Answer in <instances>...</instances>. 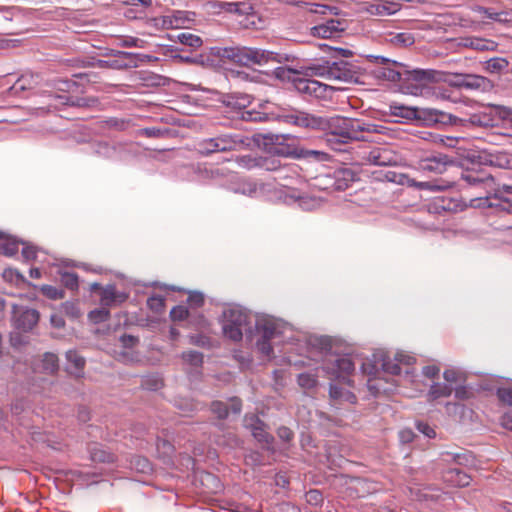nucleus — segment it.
I'll list each match as a JSON object with an SVG mask.
<instances>
[{
  "label": "nucleus",
  "mask_w": 512,
  "mask_h": 512,
  "mask_svg": "<svg viewBox=\"0 0 512 512\" xmlns=\"http://www.w3.org/2000/svg\"><path fill=\"white\" fill-rule=\"evenodd\" d=\"M444 481L459 487L468 486L470 483V476L459 469H449L443 475Z\"/></svg>",
  "instance_id": "nucleus-26"
},
{
  "label": "nucleus",
  "mask_w": 512,
  "mask_h": 512,
  "mask_svg": "<svg viewBox=\"0 0 512 512\" xmlns=\"http://www.w3.org/2000/svg\"><path fill=\"white\" fill-rule=\"evenodd\" d=\"M416 427L419 432L424 434L428 438H435L436 431L434 427H432L426 419H421L416 422Z\"/></svg>",
  "instance_id": "nucleus-45"
},
{
  "label": "nucleus",
  "mask_w": 512,
  "mask_h": 512,
  "mask_svg": "<svg viewBox=\"0 0 512 512\" xmlns=\"http://www.w3.org/2000/svg\"><path fill=\"white\" fill-rule=\"evenodd\" d=\"M204 302V296L199 292H191L188 297V303L194 307H200Z\"/></svg>",
  "instance_id": "nucleus-61"
},
{
  "label": "nucleus",
  "mask_w": 512,
  "mask_h": 512,
  "mask_svg": "<svg viewBox=\"0 0 512 512\" xmlns=\"http://www.w3.org/2000/svg\"><path fill=\"white\" fill-rule=\"evenodd\" d=\"M188 309L185 306L174 307L170 312V317L174 321H181L187 318Z\"/></svg>",
  "instance_id": "nucleus-55"
},
{
  "label": "nucleus",
  "mask_w": 512,
  "mask_h": 512,
  "mask_svg": "<svg viewBox=\"0 0 512 512\" xmlns=\"http://www.w3.org/2000/svg\"><path fill=\"white\" fill-rule=\"evenodd\" d=\"M222 329L224 335L233 341H240L244 332H249L253 340L254 333L249 329V315L239 306H230L223 311Z\"/></svg>",
  "instance_id": "nucleus-7"
},
{
  "label": "nucleus",
  "mask_w": 512,
  "mask_h": 512,
  "mask_svg": "<svg viewBox=\"0 0 512 512\" xmlns=\"http://www.w3.org/2000/svg\"><path fill=\"white\" fill-rule=\"evenodd\" d=\"M297 75H303L302 78H294L295 88L305 94L317 98L325 97L326 91L332 87L323 84L309 77H321L328 81H341L352 83L357 80V67L347 61H321L311 63L307 66H301L299 70H289Z\"/></svg>",
  "instance_id": "nucleus-1"
},
{
  "label": "nucleus",
  "mask_w": 512,
  "mask_h": 512,
  "mask_svg": "<svg viewBox=\"0 0 512 512\" xmlns=\"http://www.w3.org/2000/svg\"><path fill=\"white\" fill-rule=\"evenodd\" d=\"M66 359L68 361V371L76 377L81 376L85 366V359L74 350L66 353Z\"/></svg>",
  "instance_id": "nucleus-27"
},
{
  "label": "nucleus",
  "mask_w": 512,
  "mask_h": 512,
  "mask_svg": "<svg viewBox=\"0 0 512 512\" xmlns=\"http://www.w3.org/2000/svg\"><path fill=\"white\" fill-rule=\"evenodd\" d=\"M392 181H395L401 185H407L409 187H416L420 190H429V191H444L452 186V184L450 182H442L441 184H437L435 182H430V181L417 182L414 179H411L410 177H408L407 175H404V174H399V175L394 174V178L392 179Z\"/></svg>",
  "instance_id": "nucleus-15"
},
{
  "label": "nucleus",
  "mask_w": 512,
  "mask_h": 512,
  "mask_svg": "<svg viewBox=\"0 0 512 512\" xmlns=\"http://www.w3.org/2000/svg\"><path fill=\"white\" fill-rule=\"evenodd\" d=\"M244 424L246 428L251 431L253 437L262 443L265 447L269 448L273 437L267 431L266 425L261 421L260 418H244Z\"/></svg>",
  "instance_id": "nucleus-17"
},
{
  "label": "nucleus",
  "mask_w": 512,
  "mask_h": 512,
  "mask_svg": "<svg viewBox=\"0 0 512 512\" xmlns=\"http://www.w3.org/2000/svg\"><path fill=\"white\" fill-rule=\"evenodd\" d=\"M58 98L65 99V101L63 102L64 104L78 107H87L91 105L90 102H95V100L87 98H77L75 100L67 96H58Z\"/></svg>",
  "instance_id": "nucleus-51"
},
{
  "label": "nucleus",
  "mask_w": 512,
  "mask_h": 512,
  "mask_svg": "<svg viewBox=\"0 0 512 512\" xmlns=\"http://www.w3.org/2000/svg\"><path fill=\"white\" fill-rule=\"evenodd\" d=\"M442 457H443V460L447 463L455 462L459 465H466L471 459V455L467 452H461V453L443 452Z\"/></svg>",
  "instance_id": "nucleus-38"
},
{
  "label": "nucleus",
  "mask_w": 512,
  "mask_h": 512,
  "mask_svg": "<svg viewBox=\"0 0 512 512\" xmlns=\"http://www.w3.org/2000/svg\"><path fill=\"white\" fill-rule=\"evenodd\" d=\"M241 144H243V141L238 136L232 134H222L200 141L198 143L197 149L203 155H210L212 153L234 150Z\"/></svg>",
  "instance_id": "nucleus-10"
},
{
  "label": "nucleus",
  "mask_w": 512,
  "mask_h": 512,
  "mask_svg": "<svg viewBox=\"0 0 512 512\" xmlns=\"http://www.w3.org/2000/svg\"><path fill=\"white\" fill-rule=\"evenodd\" d=\"M189 343L200 347H207L210 344V340L205 335L195 334L189 337Z\"/></svg>",
  "instance_id": "nucleus-56"
},
{
  "label": "nucleus",
  "mask_w": 512,
  "mask_h": 512,
  "mask_svg": "<svg viewBox=\"0 0 512 512\" xmlns=\"http://www.w3.org/2000/svg\"><path fill=\"white\" fill-rule=\"evenodd\" d=\"M241 117L244 121L251 122H264L268 119V115L266 113L255 110H245L242 112Z\"/></svg>",
  "instance_id": "nucleus-41"
},
{
  "label": "nucleus",
  "mask_w": 512,
  "mask_h": 512,
  "mask_svg": "<svg viewBox=\"0 0 512 512\" xmlns=\"http://www.w3.org/2000/svg\"><path fill=\"white\" fill-rule=\"evenodd\" d=\"M142 386L150 391H157L163 387V379L158 375H148L143 377Z\"/></svg>",
  "instance_id": "nucleus-40"
},
{
  "label": "nucleus",
  "mask_w": 512,
  "mask_h": 512,
  "mask_svg": "<svg viewBox=\"0 0 512 512\" xmlns=\"http://www.w3.org/2000/svg\"><path fill=\"white\" fill-rule=\"evenodd\" d=\"M37 249L32 245H25L22 248V256L25 260H32L36 257Z\"/></svg>",
  "instance_id": "nucleus-63"
},
{
  "label": "nucleus",
  "mask_w": 512,
  "mask_h": 512,
  "mask_svg": "<svg viewBox=\"0 0 512 512\" xmlns=\"http://www.w3.org/2000/svg\"><path fill=\"white\" fill-rule=\"evenodd\" d=\"M366 12L374 16H388L399 10V4L394 2L373 3L365 8Z\"/></svg>",
  "instance_id": "nucleus-25"
},
{
  "label": "nucleus",
  "mask_w": 512,
  "mask_h": 512,
  "mask_svg": "<svg viewBox=\"0 0 512 512\" xmlns=\"http://www.w3.org/2000/svg\"><path fill=\"white\" fill-rule=\"evenodd\" d=\"M108 307H103L101 309H96L90 312V318L95 322H102L109 318Z\"/></svg>",
  "instance_id": "nucleus-53"
},
{
  "label": "nucleus",
  "mask_w": 512,
  "mask_h": 512,
  "mask_svg": "<svg viewBox=\"0 0 512 512\" xmlns=\"http://www.w3.org/2000/svg\"><path fill=\"white\" fill-rule=\"evenodd\" d=\"M144 43L145 42L142 39L128 36V37L119 39L118 45L122 46V47H139V48H142Z\"/></svg>",
  "instance_id": "nucleus-52"
},
{
  "label": "nucleus",
  "mask_w": 512,
  "mask_h": 512,
  "mask_svg": "<svg viewBox=\"0 0 512 512\" xmlns=\"http://www.w3.org/2000/svg\"><path fill=\"white\" fill-rule=\"evenodd\" d=\"M61 281L65 287L74 290L78 288V276L72 272H64L61 275Z\"/></svg>",
  "instance_id": "nucleus-47"
},
{
  "label": "nucleus",
  "mask_w": 512,
  "mask_h": 512,
  "mask_svg": "<svg viewBox=\"0 0 512 512\" xmlns=\"http://www.w3.org/2000/svg\"><path fill=\"white\" fill-rule=\"evenodd\" d=\"M355 363L349 355H329L323 365V370L339 383L351 385L350 377Z\"/></svg>",
  "instance_id": "nucleus-9"
},
{
  "label": "nucleus",
  "mask_w": 512,
  "mask_h": 512,
  "mask_svg": "<svg viewBox=\"0 0 512 512\" xmlns=\"http://www.w3.org/2000/svg\"><path fill=\"white\" fill-rule=\"evenodd\" d=\"M345 22L339 19H330L311 28V35L319 38H332L344 31Z\"/></svg>",
  "instance_id": "nucleus-16"
},
{
  "label": "nucleus",
  "mask_w": 512,
  "mask_h": 512,
  "mask_svg": "<svg viewBox=\"0 0 512 512\" xmlns=\"http://www.w3.org/2000/svg\"><path fill=\"white\" fill-rule=\"evenodd\" d=\"M379 65L374 70V75L379 79L388 81H415L418 84L412 87L410 91L413 95L422 94L426 89L424 83L439 82L443 79V74L432 69H414L408 70L406 67L396 61H391L382 56H371Z\"/></svg>",
  "instance_id": "nucleus-2"
},
{
  "label": "nucleus",
  "mask_w": 512,
  "mask_h": 512,
  "mask_svg": "<svg viewBox=\"0 0 512 512\" xmlns=\"http://www.w3.org/2000/svg\"><path fill=\"white\" fill-rule=\"evenodd\" d=\"M265 188H266L265 185H257L253 181L245 180V181H242V182H240L238 184V186L235 189V191L237 193H241L243 195H247V196H250V197H257V196H259V195H261L263 193Z\"/></svg>",
  "instance_id": "nucleus-29"
},
{
  "label": "nucleus",
  "mask_w": 512,
  "mask_h": 512,
  "mask_svg": "<svg viewBox=\"0 0 512 512\" xmlns=\"http://www.w3.org/2000/svg\"><path fill=\"white\" fill-rule=\"evenodd\" d=\"M0 249L7 256H13L18 252L19 241L0 231Z\"/></svg>",
  "instance_id": "nucleus-30"
},
{
  "label": "nucleus",
  "mask_w": 512,
  "mask_h": 512,
  "mask_svg": "<svg viewBox=\"0 0 512 512\" xmlns=\"http://www.w3.org/2000/svg\"><path fill=\"white\" fill-rule=\"evenodd\" d=\"M330 397L333 401L343 400L348 403L355 402V395L339 387L338 384H330Z\"/></svg>",
  "instance_id": "nucleus-35"
},
{
  "label": "nucleus",
  "mask_w": 512,
  "mask_h": 512,
  "mask_svg": "<svg viewBox=\"0 0 512 512\" xmlns=\"http://www.w3.org/2000/svg\"><path fill=\"white\" fill-rule=\"evenodd\" d=\"M59 363L58 357L54 353H45L41 360L40 367H33L34 373L53 375L58 371Z\"/></svg>",
  "instance_id": "nucleus-24"
},
{
  "label": "nucleus",
  "mask_w": 512,
  "mask_h": 512,
  "mask_svg": "<svg viewBox=\"0 0 512 512\" xmlns=\"http://www.w3.org/2000/svg\"><path fill=\"white\" fill-rule=\"evenodd\" d=\"M148 307L155 313H161L164 310V298L160 295H153L147 300Z\"/></svg>",
  "instance_id": "nucleus-43"
},
{
  "label": "nucleus",
  "mask_w": 512,
  "mask_h": 512,
  "mask_svg": "<svg viewBox=\"0 0 512 512\" xmlns=\"http://www.w3.org/2000/svg\"><path fill=\"white\" fill-rule=\"evenodd\" d=\"M177 37L181 44L194 49L199 48L203 43L201 37L190 32H182Z\"/></svg>",
  "instance_id": "nucleus-37"
},
{
  "label": "nucleus",
  "mask_w": 512,
  "mask_h": 512,
  "mask_svg": "<svg viewBox=\"0 0 512 512\" xmlns=\"http://www.w3.org/2000/svg\"><path fill=\"white\" fill-rule=\"evenodd\" d=\"M181 358L191 365L192 367L198 368L203 364V354L198 351H188L181 354Z\"/></svg>",
  "instance_id": "nucleus-39"
},
{
  "label": "nucleus",
  "mask_w": 512,
  "mask_h": 512,
  "mask_svg": "<svg viewBox=\"0 0 512 512\" xmlns=\"http://www.w3.org/2000/svg\"><path fill=\"white\" fill-rule=\"evenodd\" d=\"M462 180L468 185L483 190L486 194L485 198H477L471 200V205L474 207L491 206L489 203V194L499 193V184L496 182V176L485 171H474L462 173Z\"/></svg>",
  "instance_id": "nucleus-8"
},
{
  "label": "nucleus",
  "mask_w": 512,
  "mask_h": 512,
  "mask_svg": "<svg viewBox=\"0 0 512 512\" xmlns=\"http://www.w3.org/2000/svg\"><path fill=\"white\" fill-rule=\"evenodd\" d=\"M459 86L470 89V90H478V91H489L493 88V83L488 78L475 75V74H465L462 75L459 79Z\"/></svg>",
  "instance_id": "nucleus-18"
},
{
  "label": "nucleus",
  "mask_w": 512,
  "mask_h": 512,
  "mask_svg": "<svg viewBox=\"0 0 512 512\" xmlns=\"http://www.w3.org/2000/svg\"><path fill=\"white\" fill-rule=\"evenodd\" d=\"M496 182L499 184V193L489 194V198L494 197L497 199H504L506 201H509V199L506 198V195L512 194V185H507L505 183H502L501 178H499V177H496Z\"/></svg>",
  "instance_id": "nucleus-46"
},
{
  "label": "nucleus",
  "mask_w": 512,
  "mask_h": 512,
  "mask_svg": "<svg viewBox=\"0 0 512 512\" xmlns=\"http://www.w3.org/2000/svg\"><path fill=\"white\" fill-rule=\"evenodd\" d=\"M190 13L186 11L176 10L159 19L161 25L165 29H178L184 27L191 21Z\"/></svg>",
  "instance_id": "nucleus-20"
},
{
  "label": "nucleus",
  "mask_w": 512,
  "mask_h": 512,
  "mask_svg": "<svg viewBox=\"0 0 512 512\" xmlns=\"http://www.w3.org/2000/svg\"><path fill=\"white\" fill-rule=\"evenodd\" d=\"M453 161L445 154L435 153L418 161V170L434 174L444 173Z\"/></svg>",
  "instance_id": "nucleus-12"
},
{
  "label": "nucleus",
  "mask_w": 512,
  "mask_h": 512,
  "mask_svg": "<svg viewBox=\"0 0 512 512\" xmlns=\"http://www.w3.org/2000/svg\"><path fill=\"white\" fill-rule=\"evenodd\" d=\"M239 165L241 167L251 169L253 167L259 166V162L256 159H253L250 156H243L239 159Z\"/></svg>",
  "instance_id": "nucleus-62"
},
{
  "label": "nucleus",
  "mask_w": 512,
  "mask_h": 512,
  "mask_svg": "<svg viewBox=\"0 0 512 512\" xmlns=\"http://www.w3.org/2000/svg\"><path fill=\"white\" fill-rule=\"evenodd\" d=\"M328 145L334 150H341V145L350 140H364V133L378 132L377 126L359 119L341 116L329 117L326 128Z\"/></svg>",
  "instance_id": "nucleus-3"
},
{
  "label": "nucleus",
  "mask_w": 512,
  "mask_h": 512,
  "mask_svg": "<svg viewBox=\"0 0 512 512\" xmlns=\"http://www.w3.org/2000/svg\"><path fill=\"white\" fill-rule=\"evenodd\" d=\"M499 401L507 406L512 405V386H502L497 389Z\"/></svg>",
  "instance_id": "nucleus-42"
},
{
  "label": "nucleus",
  "mask_w": 512,
  "mask_h": 512,
  "mask_svg": "<svg viewBox=\"0 0 512 512\" xmlns=\"http://www.w3.org/2000/svg\"><path fill=\"white\" fill-rule=\"evenodd\" d=\"M90 455L94 462L112 463L115 461V455L113 453L103 449L97 444L90 448Z\"/></svg>",
  "instance_id": "nucleus-32"
},
{
  "label": "nucleus",
  "mask_w": 512,
  "mask_h": 512,
  "mask_svg": "<svg viewBox=\"0 0 512 512\" xmlns=\"http://www.w3.org/2000/svg\"><path fill=\"white\" fill-rule=\"evenodd\" d=\"M485 15L488 19H491V20H494L497 22H507L509 20L508 13L505 11L496 12V11H492L490 9H486Z\"/></svg>",
  "instance_id": "nucleus-54"
},
{
  "label": "nucleus",
  "mask_w": 512,
  "mask_h": 512,
  "mask_svg": "<svg viewBox=\"0 0 512 512\" xmlns=\"http://www.w3.org/2000/svg\"><path fill=\"white\" fill-rule=\"evenodd\" d=\"M213 7H217L225 12L235 13L238 15H249L253 11L251 4L246 1L215 2Z\"/></svg>",
  "instance_id": "nucleus-22"
},
{
  "label": "nucleus",
  "mask_w": 512,
  "mask_h": 512,
  "mask_svg": "<svg viewBox=\"0 0 512 512\" xmlns=\"http://www.w3.org/2000/svg\"><path fill=\"white\" fill-rule=\"evenodd\" d=\"M134 468L141 473H148L152 469L149 461L146 458H137L135 460Z\"/></svg>",
  "instance_id": "nucleus-60"
},
{
  "label": "nucleus",
  "mask_w": 512,
  "mask_h": 512,
  "mask_svg": "<svg viewBox=\"0 0 512 512\" xmlns=\"http://www.w3.org/2000/svg\"><path fill=\"white\" fill-rule=\"evenodd\" d=\"M453 387L447 383H434L429 390V398L437 400L451 395Z\"/></svg>",
  "instance_id": "nucleus-34"
},
{
  "label": "nucleus",
  "mask_w": 512,
  "mask_h": 512,
  "mask_svg": "<svg viewBox=\"0 0 512 512\" xmlns=\"http://www.w3.org/2000/svg\"><path fill=\"white\" fill-rule=\"evenodd\" d=\"M470 122L472 124L478 125V126L492 125V120L487 115H481V114H473L470 117Z\"/></svg>",
  "instance_id": "nucleus-57"
},
{
  "label": "nucleus",
  "mask_w": 512,
  "mask_h": 512,
  "mask_svg": "<svg viewBox=\"0 0 512 512\" xmlns=\"http://www.w3.org/2000/svg\"><path fill=\"white\" fill-rule=\"evenodd\" d=\"M395 360L397 361V363H391L384 357V355L381 354L379 355V359L378 355H374L373 361L367 360L362 363L361 369L363 374L373 377L369 378L367 382L369 389L373 393L377 394L380 393L381 391H386V389L382 387L381 379L378 378V375L380 373L379 366H381L383 372H386L390 375H398L401 374L402 372L400 364L411 365L415 359L410 355L404 353H397L395 355Z\"/></svg>",
  "instance_id": "nucleus-5"
},
{
  "label": "nucleus",
  "mask_w": 512,
  "mask_h": 512,
  "mask_svg": "<svg viewBox=\"0 0 512 512\" xmlns=\"http://www.w3.org/2000/svg\"><path fill=\"white\" fill-rule=\"evenodd\" d=\"M291 123L314 130L326 131L329 117L317 116L306 112H297L288 116Z\"/></svg>",
  "instance_id": "nucleus-13"
},
{
  "label": "nucleus",
  "mask_w": 512,
  "mask_h": 512,
  "mask_svg": "<svg viewBox=\"0 0 512 512\" xmlns=\"http://www.w3.org/2000/svg\"><path fill=\"white\" fill-rule=\"evenodd\" d=\"M367 160L378 166H394L400 163L401 157L389 147H376L369 152Z\"/></svg>",
  "instance_id": "nucleus-14"
},
{
  "label": "nucleus",
  "mask_w": 512,
  "mask_h": 512,
  "mask_svg": "<svg viewBox=\"0 0 512 512\" xmlns=\"http://www.w3.org/2000/svg\"><path fill=\"white\" fill-rule=\"evenodd\" d=\"M388 41L398 47H407L414 43V37L411 33L401 32L390 34Z\"/></svg>",
  "instance_id": "nucleus-36"
},
{
  "label": "nucleus",
  "mask_w": 512,
  "mask_h": 512,
  "mask_svg": "<svg viewBox=\"0 0 512 512\" xmlns=\"http://www.w3.org/2000/svg\"><path fill=\"white\" fill-rule=\"evenodd\" d=\"M335 178V189L345 190L352 182L358 179L357 173L351 168L338 169L334 173Z\"/></svg>",
  "instance_id": "nucleus-23"
},
{
  "label": "nucleus",
  "mask_w": 512,
  "mask_h": 512,
  "mask_svg": "<svg viewBox=\"0 0 512 512\" xmlns=\"http://www.w3.org/2000/svg\"><path fill=\"white\" fill-rule=\"evenodd\" d=\"M498 114L504 119L512 123V108L505 106H498Z\"/></svg>",
  "instance_id": "nucleus-64"
},
{
  "label": "nucleus",
  "mask_w": 512,
  "mask_h": 512,
  "mask_svg": "<svg viewBox=\"0 0 512 512\" xmlns=\"http://www.w3.org/2000/svg\"><path fill=\"white\" fill-rule=\"evenodd\" d=\"M158 450L160 453V457L166 460L170 459V457L172 456L174 452V447L169 441L162 439L158 444Z\"/></svg>",
  "instance_id": "nucleus-48"
},
{
  "label": "nucleus",
  "mask_w": 512,
  "mask_h": 512,
  "mask_svg": "<svg viewBox=\"0 0 512 512\" xmlns=\"http://www.w3.org/2000/svg\"><path fill=\"white\" fill-rule=\"evenodd\" d=\"M3 278L10 282H15L16 284L20 281H23V276L14 269H6L3 272Z\"/></svg>",
  "instance_id": "nucleus-58"
},
{
  "label": "nucleus",
  "mask_w": 512,
  "mask_h": 512,
  "mask_svg": "<svg viewBox=\"0 0 512 512\" xmlns=\"http://www.w3.org/2000/svg\"><path fill=\"white\" fill-rule=\"evenodd\" d=\"M317 383V380L314 375L309 373H302L298 376V384L306 389H310L314 387Z\"/></svg>",
  "instance_id": "nucleus-49"
},
{
  "label": "nucleus",
  "mask_w": 512,
  "mask_h": 512,
  "mask_svg": "<svg viewBox=\"0 0 512 512\" xmlns=\"http://www.w3.org/2000/svg\"><path fill=\"white\" fill-rule=\"evenodd\" d=\"M42 293L48 297L49 299L58 300L64 297L63 291L57 289L56 287L50 285H44L41 288Z\"/></svg>",
  "instance_id": "nucleus-50"
},
{
  "label": "nucleus",
  "mask_w": 512,
  "mask_h": 512,
  "mask_svg": "<svg viewBox=\"0 0 512 512\" xmlns=\"http://www.w3.org/2000/svg\"><path fill=\"white\" fill-rule=\"evenodd\" d=\"M63 309L65 313L72 318H78L81 315V312L75 303L66 302L63 304Z\"/></svg>",
  "instance_id": "nucleus-59"
},
{
  "label": "nucleus",
  "mask_w": 512,
  "mask_h": 512,
  "mask_svg": "<svg viewBox=\"0 0 512 512\" xmlns=\"http://www.w3.org/2000/svg\"><path fill=\"white\" fill-rule=\"evenodd\" d=\"M241 401L237 397L229 398L225 401H214L211 404V412L217 416H230L241 412Z\"/></svg>",
  "instance_id": "nucleus-19"
},
{
  "label": "nucleus",
  "mask_w": 512,
  "mask_h": 512,
  "mask_svg": "<svg viewBox=\"0 0 512 512\" xmlns=\"http://www.w3.org/2000/svg\"><path fill=\"white\" fill-rule=\"evenodd\" d=\"M443 377L447 384L453 385L461 382L463 380V374L459 370L456 369H446L443 373Z\"/></svg>",
  "instance_id": "nucleus-44"
},
{
  "label": "nucleus",
  "mask_w": 512,
  "mask_h": 512,
  "mask_svg": "<svg viewBox=\"0 0 512 512\" xmlns=\"http://www.w3.org/2000/svg\"><path fill=\"white\" fill-rule=\"evenodd\" d=\"M289 198L293 200L299 208L305 211H312L320 206V200L312 196L304 195L296 197L291 195Z\"/></svg>",
  "instance_id": "nucleus-31"
},
{
  "label": "nucleus",
  "mask_w": 512,
  "mask_h": 512,
  "mask_svg": "<svg viewBox=\"0 0 512 512\" xmlns=\"http://www.w3.org/2000/svg\"><path fill=\"white\" fill-rule=\"evenodd\" d=\"M127 299V295L118 292L114 285H107L102 288L100 302L103 307H111L115 304L122 303Z\"/></svg>",
  "instance_id": "nucleus-21"
},
{
  "label": "nucleus",
  "mask_w": 512,
  "mask_h": 512,
  "mask_svg": "<svg viewBox=\"0 0 512 512\" xmlns=\"http://www.w3.org/2000/svg\"><path fill=\"white\" fill-rule=\"evenodd\" d=\"M464 46L477 51H493L497 43L489 39L471 37L464 40Z\"/></svg>",
  "instance_id": "nucleus-28"
},
{
  "label": "nucleus",
  "mask_w": 512,
  "mask_h": 512,
  "mask_svg": "<svg viewBox=\"0 0 512 512\" xmlns=\"http://www.w3.org/2000/svg\"><path fill=\"white\" fill-rule=\"evenodd\" d=\"M221 57L243 66L265 65L269 62H281V56L279 54L251 47L225 48L223 49Z\"/></svg>",
  "instance_id": "nucleus-6"
},
{
  "label": "nucleus",
  "mask_w": 512,
  "mask_h": 512,
  "mask_svg": "<svg viewBox=\"0 0 512 512\" xmlns=\"http://www.w3.org/2000/svg\"><path fill=\"white\" fill-rule=\"evenodd\" d=\"M508 61L502 57H494L484 62V70L493 73L499 74L505 71L508 68Z\"/></svg>",
  "instance_id": "nucleus-33"
},
{
  "label": "nucleus",
  "mask_w": 512,
  "mask_h": 512,
  "mask_svg": "<svg viewBox=\"0 0 512 512\" xmlns=\"http://www.w3.org/2000/svg\"><path fill=\"white\" fill-rule=\"evenodd\" d=\"M289 326L282 320L271 316H260L255 322L253 340L257 350L264 356L270 358L273 354V345L277 343ZM281 343V340H278Z\"/></svg>",
  "instance_id": "nucleus-4"
},
{
  "label": "nucleus",
  "mask_w": 512,
  "mask_h": 512,
  "mask_svg": "<svg viewBox=\"0 0 512 512\" xmlns=\"http://www.w3.org/2000/svg\"><path fill=\"white\" fill-rule=\"evenodd\" d=\"M39 321V312L35 309L13 306L12 322L16 329L24 332L32 330Z\"/></svg>",
  "instance_id": "nucleus-11"
}]
</instances>
